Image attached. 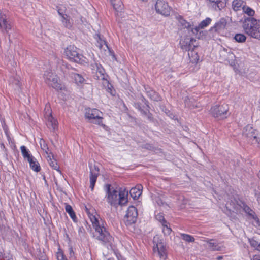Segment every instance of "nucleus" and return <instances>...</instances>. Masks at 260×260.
<instances>
[{
	"instance_id": "f257e3e1",
	"label": "nucleus",
	"mask_w": 260,
	"mask_h": 260,
	"mask_svg": "<svg viewBox=\"0 0 260 260\" xmlns=\"http://www.w3.org/2000/svg\"><path fill=\"white\" fill-rule=\"evenodd\" d=\"M105 188L107 201L111 206H123L127 203L128 191L125 188H120L118 191L110 184H106Z\"/></svg>"
},
{
	"instance_id": "9d476101",
	"label": "nucleus",
	"mask_w": 260,
	"mask_h": 260,
	"mask_svg": "<svg viewBox=\"0 0 260 260\" xmlns=\"http://www.w3.org/2000/svg\"><path fill=\"white\" fill-rule=\"evenodd\" d=\"M155 9L158 13L168 16L170 15L171 8L164 0H157L155 4Z\"/></svg>"
},
{
	"instance_id": "9b49d317",
	"label": "nucleus",
	"mask_w": 260,
	"mask_h": 260,
	"mask_svg": "<svg viewBox=\"0 0 260 260\" xmlns=\"http://www.w3.org/2000/svg\"><path fill=\"white\" fill-rule=\"evenodd\" d=\"M245 213L248 220L255 226H260V220L255 212L250 207L245 205Z\"/></svg>"
},
{
	"instance_id": "c9c22d12",
	"label": "nucleus",
	"mask_w": 260,
	"mask_h": 260,
	"mask_svg": "<svg viewBox=\"0 0 260 260\" xmlns=\"http://www.w3.org/2000/svg\"><path fill=\"white\" fill-rule=\"evenodd\" d=\"M255 13V11L253 9L245 5V14L248 15L249 17H252Z\"/></svg>"
},
{
	"instance_id": "f8f14e48",
	"label": "nucleus",
	"mask_w": 260,
	"mask_h": 260,
	"mask_svg": "<svg viewBox=\"0 0 260 260\" xmlns=\"http://www.w3.org/2000/svg\"><path fill=\"white\" fill-rule=\"evenodd\" d=\"M90 66L93 73L95 74V79L98 80L106 79V76L105 74V70L101 65L98 64L96 62H94Z\"/></svg>"
},
{
	"instance_id": "0eeeda50",
	"label": "nucleus",
	"mask_w": 260,
	"mask_h": 260,
	"mask_svg": "<svg viewBox=\"0 0 260 260\" xmlns=\"http://www.w3.org/2000/svg\"><path fill=\"white\" fill-rule=\"evenodd\" d=\"M102 113L96 109H88L86 110L85 116L92 123L105 126L102 124Z\"/></svg>"
},
{
	"instance_id": "39448f33",
	"label": "nucleus",
	"mask_w": 260,
	"mask_h": 260,
	"mask_svg": "<svg viewBox=\"0 0 260 260\" xmlns=\"http://www.w3.org/2000/svg\"><path fill=\"white\" fill-rule=\"evenodd\" d=\"M45 82L50 87L58 90L62 88L57 75L51 71H46L44 74Z\"/></svg>"
},
{
	"instance_id": "a211bd4d",
	"label": "nucleus",
	"mask_w": 260,
	"mask_h": 260,
	"mask_svg": "<svg viewBox=\"0 0 260 260\" xmlns=\"http://www.w3.org/2000/svg\"><path fill=\"white\" fill-rule=\"evenodd\" d=\"M177 19L178 21V26L181 29L187 28L188 30H190L193 34H195L194 28L191 27L189 22L184 20L181 16H177Z\"/></svg>"
},
{
	"instance_id": "f03ea898",
	"label": "nucleus",
	"mask_w": 260,
	"mask_h": 260,
	"mask_svg": "<svg viewBox=\"0 0 260 260\" xmlns=\"http://www.w3.org/2000/svg\"><path fill=\"white\" fill-rule=\"evenodd\" d=\"M88 215L95 229L94 238L104 244L111 245L113 238L106 230L103 221L102 220H99L94 215L89 214Z\"/></svg>"
},
{
	"instance_id": "2f4dec72",
	"label": "nucleus",
	"mask_w": 260,
	"mask_h": 260,
	"mask_svg": "<svg viewBox=\"0 0 260 260\" xmlns=\"http://www.w3.org/2000/svg\"><path fill=\"white\" fill-rule=\"evenodd\" d=\"M65 209H66V212L69 214V215L70 216L71 218L73 219V220L74 222H76L77 218H76V215L75 214V212H74V211L73 210L72 206H70V205L67 204L66 205Z\"/></svg>"
},
{
	"instance_id": "09e8293b",
	"label": "nucleus",
	"mask_w": 260,
	"mask_h": 260,
	"mask_svg": "<svg viewBox=\"0 0 260 260\" xmlns=\"http://www.w3.org/2000/svg\"><path fill=\"white\" fill-rule=\"evenodd\" d=\"M136 107L139 109V110L142 111L141 108L140 107L139 104L138 103L136 104Z\"/></svg>"
},
{
	"instance_id": "6ab92c4d",
	"label": "nucleus",
	"mask_w": 260,
	"mask_h": 260,
	"mask_svg": "<svg viewBox=\"0 0 260 260\" xmlns=\"http://www.w3.org/2000/svg\"><path fill=\"white\" fill-rule=\"evenodd\" d=\"M220 56L223 61H230L234 57L230 49L223 48L220 51Z\"/></svg>"
},
{
	"instance_id": "49530a36",
	"label": "nucleus",
	"mask_w": 260,
	"mask_h": 260,
	"mask_svg": "<svg viewBox=\"0 0 260 260\" xmlns=\"http://www.w3.org/2000/svg\"><path fill=\"white\" fill-rule=\"evenodd\" d=\"M146 146H147V147H146L147 149H149V150L153 149V147L152 146H151L150 145L147 144Z\"/></svg>"
},
{
	"instance_id": "c03bdc74",
	"label": "nucleus",
	"mask_w": 260,
	"mask_h": 260,
	"mask_svg": "<svg viewBox=\"0 0 260 260\" xmlns=\"http://www.w3.org/2000/svg\"><path fill=\"white\" fill-rule=\"evenodd\" d=\"M98 43L99 44V47L100 48H101L103 47V43H104L106 45V47L107 48H108V46L105 41H102V40H100V42H98Z\"/></svg>"
},
{
	"instance_id": "864d4df0",
	"label": "nucleus",
	"mask_w": 260,
	"mask_h": 260,
	"mask_svg": "<svg viewBox=\"0 0 260 260\" xmlns=\"http://www.w3.org/2000/svg\"><path fill=\"white\" fill-rule=\"evenodd\" d=\"M107 260H113V259H112V258H109ZM118 260H125V259L124 258H123L122 257H121L120 258L118 257Z\"/></svg>"
},
{
	"instance_id": "e433bc0d",
	"label": "nucleus",
	"mask_w": 260,
	"mask_h": 260,
	"mask_svg": "<svg viewBox=\"0 0 260 260\" xmlns=\"http://www.w3.org/2000/svg\"><path fill=\"white\" fill-rule=\"evenodd\" d=\"M168 224L169 223L167 222V223H165L162 225V232L166 236L169 235L172 232V229H171V228L168 226Z\"/></svg>"
},
{
	"instance_id": "052dcab7",
	"label": "nucleus",
	"mask_w": 260,
	"mask_h": 260,
	"mask_svg": "<svg viewBox=\"0 0 260 260\" xmlns=\"http://www.w3.org/2000/svg\"><path fill=\"white\" fill-rule=\"evenodd\" d=\"M248 128H249V126H247V129H246V130H247V129H248Z\"/></svg>"
},
{
	"instance_id": "a18cd8bd",
	"label": "nucleus",
	"mask_w": 260,
	"mask_h": 260,
	"mask_svg": "<svg viewBox=\"0 0 260 260\" xmlns=\"http://www.w3.org/2000/svg\"><path fill=\"white\" fill-rule=\"evenodd\" d=\"M251 260H260V256L255 255L253 256Z\"/></svg>"
},
{
	"instance_id": "13d9d810",
	"label": "nucleus",
	"mask_w": 260,
	"mask_h": 260,
	"mask_svg": "<svg viewBox=\"0 0 260 260\" xmlns=\"http://www.w3.org/2000/svg\"><path fill=\"white\" fill-rule=\"evenodd\" d=\"M258 175L259 178H260V171L259 172Z\"/></svg>"
},
{
	"instance_id": "4468645a",
	"label": "nucleus",
	"mask_w": 260,
	"mask_h": 260,
	"mask_svg": "<svg viewBox=\"0 0 260 260\" xmlns=\"http://www.w3.org/2000/svg\"><path fill=\"white\" fill-rule=\"evenodd\" d=\"M196 40L193 38H185L180 41V45L182 49L188 52L193 50L196 45L194 44Z\"/></svg>"
},
{
	"instance_id": "58836bf2",
	"label": "nucleus",
	"mask_w": 260,
	"mask_h": 260,
	"mask_svg": "<svg viewBox=\"0 0 260 260\" xmlns=\"http://www.w3.org/2000/svg\"><path fill=\"white\" fill-rule=\"evenodd\" d=\"M156 218L161 223L162 225L165 223H167V221L165 220L162 213H160L157 214L156 215Z\"/></svg>"
},
{
	"instance_id": "8fccbe9b",
	"label": "nucleus",
	"mask_w": 260,
	"mask_h": 260,
	"mask_svg": "<svg viewBox=\"0 0 260 260\" xmlns=\"http://www.w3.org/2000/svg\"><path fill=\"white\" fill-rule=\"evenodd\" d=\"M223 258V256H218L216 257V260H221Z\"/></svg>"
},
{
	"instance_id": "aec40b11",
	"label": "nucleus",
	"mask_w": 260,
	"mask_h": 260,
	"mask_svg": "<svg viewBox=\"0 0 260 260\" xmlns=\"http://www.w3.org/2000/svg\"><path fill=\"white\" fill-rule=\"evenodd\" d=\"M142 186L141 185H138L135 187L132 188L129 191L131 196L134 199H137L142 194Z\"/></svg>"
},
{
	"instance_id": "473e14b6",
	"label": "nucleus",
	"mask_w": 260,
	"mask_h": 260,
	"mask_svg": "<svg viewBox=\"0 0 260 260\" xmlns=\"http://www.w3.org/2000/svg\"><path fill=\"white\" fill-rule=\"evenodd\" d=\"M188 56L190 58V61L192 63H197L199 60V56L197 52L192 50L188 52Z\"/></svg>"
},
{
	"instance_id": "2eb2a0df",
	"label": "nucleus",
	"mask_w": 260,
	"mask_h": 260,
	"mask_svg": "<svg viewBox=\"0 0 260 260\" xmlns=\"http://www.w3.org/2000/svg\"><path fill=\"white\" fill-rule=\"evenodd\" d=\"M64 53L68 59L74 62L76 61V58H77L79 54L77 48L72 45L68 46L65 49Z\"/></svg>"
},
{
	"instance_id": "4c0bfd02",
	"label": "nucleus",
	"mask_w": 260,
	"mask_h": 260,
	"mask_svg": "<svg viewBox=\"0 0 260 260\" xmlns=\"http://www.w3.org/2000/svg\"><path fill=\"white\" fill-rule=\"evenodd\" d=\"M224 4L223 2H222L221 1H218V2H217L216 3H212V6L213 8L217 10H221L222 8L223 7Z\"/></svg>"
},
{
	"instance_id": "c756f323",
	"label": "nucleus",
	"mask_w": 260,
	"mask_h": 260,
	"mask_svg": "<svg viewBox=\"0 0 260 260\" xmlns=\"http://www.w3.org/2000/svg\"><path fill=\"white\" fill-rule=\"evenodd\" d=\"M232 8L235 11H238L242 9L244 11L242 0H234L232 3Z\"/></svg>"
},
{
	"instance_id": "7c9ffc66",
	"label": "nucleus",
	"mask_w": 260,
	"mask_h": 260,
	"mask_svg": "<svg viewBox=\"0 0 260 260\" xmlns=\"http://www.w3.org/2000/svg\"><path fill=\"white\" fill-rule=\"evenodd\" d=\"M47 160L50 167H51L53 169L60 172V171L59 169V167L57 164L56 160L53 158H51L50 156H48Z\"/></svg>"
},
{
	"instance_id": "423d86ee",
	"label": "nucleus",
	"mask_w": 260,
	"mask_h": 260,
	"mask_svg": "<svg viewBox=\"0 0 260 260\" xmlns=\"http://www.w3.org/2000/svg\"><path fill=\"white\" fill-rule=\"evenodd\" d=\"M247 143L252 147L260 149V132L250 127L246 134Z\"/></svg>"
},
{
	"instance_id": "79ce46f5",
	"label": "nucleus",
	"mask_w": 260,
	"mask_h": 260,
	"mask_svg": "<svg viewBox=\"0 0 260 260\" xmlns=\"http://www.w3.org/2000/svg\"><path fill=\"white\" fill-rule=\"evenodd\" d=\"M57 260H67L64 258V256L62 253H57Z\"/></svg>"
},
{
	"instance_id": "bb28decb",
	"label": "nucleus",
	"mask_w": 260,
	"mask_h": 260,
	"mask_svg": "<svg viewBox=\"0 0 260 260\" xmlns=\"http://www.w3.org/2000/svg\"><path fill=\"white\" fill-rule=\"evenodd\" d=\"M20 149L22 153V155L25 159H27V161H29L31 159L34 158V157L29 153V150L27 149L25 146H21Z\"/></svg>"
},
{
	"instance_id": "7ed1b4c3",
	"label": "nucleus",
	"mask_w": 260,
	"mask_h": 260,
	"mask_svg": "<svg viewBox=\"0 0 260 260\" xmlns=\"http://www.w3.org/2000/svg\"><path fill=\"white\" fill-rule=\"evenodd\" d=\"M245 33L260 40V20L253 17L245 18Z\"/></svg>"
},
{
	"instance_id": "72a5a7b5",
	"label": "nucleus",
	"mask_w": 260,
	"mask_h": 260,
	"mask_svg": "<svg viewBox=\"0 0 260 260\" xmlns=\"http://www.w3.org/2000/svg\"><path fill=\"white\" fill-rule=\"evenodd\" d=\"M113 8L117 11L122 9V2L121 0H115L111 2Z\"/></svg>"
},
{
	"instance_id": "ddd939ff",
	"label": "nucleus",
	"mask_w": 260,
	"mask_h": 260,
	"mask_svg": "<svg viewBox=\"0 0 260 260\" xmlns=\"http://www.w3.org/2000/svg\"><path fill=\"white\" fill-rule=\"evenodd\" d=\"M0 29L3 33H8L11 29V23L8 20L7 16L1 11H0Z\"/></svg>"
},
{
	"instance_id": "5fc2aeb1",
	"label": "nucleus",
	"mask_w": 260,
	"mask_h": 260,
	"mask_svg": "<svg viewBox=\"0 0 260 260\" xmlns=\"http://www.w3.org/2000/svg\"><path fill=\"white\" fill-rule=\"evenodd\" d=\"M188 106L190 108H194L195 107H197V106H194V105H188Z\"/></svg>"
},
{
	"instance_id": "412c9836",
	"label": "nucleus",
	"mask_w": 260,
	"mask_h": 260,
	"mask_svg": "<svg viewBox=\"0 0 260 260\" xmlns=\"http://www.w3.org/2000/svg\"><path fill=\"white\" fill-rule=\"evenodd\" d=\"M75 62L82 64H90V65L92 63L95 62L91 56L90 57V58H87L85 56L80 54H79L77 58H76V60Z\"/></svg>"
},
{
	"instance_id": "cd10ccee",
	"label": "nucleus",
	"mask_w": 260,
	"mask_h": 260,
	"mask_svg": "<svg viewBox=\"0 0 260 260\" xmlns=\"http://www.w3.org/2000/svg\"><path fill=\"white\" fill-rule=\"evenodd\" d=\"M30 168L33 170L34 171L38 172L40 171L41 168L39 165V162L37 161L36 159L34 157V158L31 159L29 161H28Z\"/></svg>"
},
{
	"instance_id": "393cba45",
	"label": "nucleus",
	"mask_w": 260,
	"mask_h": 260,
	"mask_svg": "<svg viewBox=\"0 0 260 260\" xmlns=\"http://www.w3.org/2000/svg\"><path fill=\"white\" fill-rule=\"evenodd\" d=\"M71 77L74 80L75 83L78 85L82 84L85 81L84 78L79 74L72 73Z\"/></svg>"
},
{
	"instance_id": "4be33fe9",
	"label": "nucleus",
	"mask_w": 260,
	"mask_h": 260,
	"mask_svg": "<svg viewBox=\"0 0 260 260\" xmlns=\"http://www.w3.org/2000/svg\"><path fill=\"white\" fill-rule=\"evenodd\" d=\"M47 118V125L48 127L50 129H52L53 130L55 129L57 127V121L56 119H55L51 115V114H49V115H48Z\"/></svg>"
},
{
	"instance_id": "4d7b16f0",
	"label": "nucleus",
	"mask_w": 260,
	"mask_h": 260,
	"mask_svg": "<svg viewBox=\"0 0 260 260\" xmlns=\"http://www.w3.org/2000/svg\"><path fill=\"white\" fill-rule=\"evenodd\" d=\"M257 200L258 202H259V203H260V196L257 197Z\"/></svg>"
},
{
	"instance_id": "6e6d98bb",
	"label": "nucleus",
	"mask_w": 260,
	"mask_h": 260,
	"mask_svg": "<svg viewBox=\"0 0 260 260\" xmlns=\"http://www.w3.org/2000/svg\"><path fill=\"white\" fill-rule=\"evenodd\" d=\"M257 249L258 251H260V243H259L258 245L257 246Z\"/></svg>"
},
{
	"instance_id": "ea45409f",
	"label": "nucleus",
	"mask_w": 260,
	"mask_h": 260,
	"mask_svg": "<svg viewBox=\"0 0 260 260\" xmlns=\"http://www.w3.org/2000/svg\"><path fill=\"white\" fill-rule=\"evenodd\" d=\"M234 39L238 42H243L244 35L241 34H237L235 36Z\"/></svg>"
},
{
	"instance_id": "c85d7f7f",
	"label": "nucleus",
	"mask_w": 260,
	"mask_h": 260,
	"mask_svg": "<svg viewBox=\"0 0 260 260\" xmlns=\"http://www.w3.org/2000/svg\"><path fill=\"white\" fill-rule=\"evenodd\" d=\"M226 23V19L224 18H222L215 24L214 27L216 31H220L225 27Z\"/></svg>"
},
{
	"instance_id": "1a4fd4ad",
	"label": "nucleus",
	"mask_w": 260,
	"mask_h": 260,
	"mask_svg": "<svg viewBox=\"0 0 260 260\" xmlns=\"http://www.w3.org/2000/svg\"><path fill=\"white\" fill-rule=\"evenodd\" d=\"M228 105L226 104H223L218 106H215L211 108L210 112L211 114L215 117H224V115L226 114L228 111Z\"/></svg>"
},
{
	"instance_id": "a19ab883",
	"label": "nucleus",
	"mask_w": 260,
	"mask_h": 260,
	"mask_svg": "<svg viewBox=\"0 0 260 260\" xmlns=\"http://www.w3.org/2000/svg\"><path fill=\"white\" fill-rule=\"evenodd\" d=\"M248 240H249V242H250V243L251 245L252 246H253V247H256V248H257V246H258V244H259L258 243V242H257L256 241H255V240H253V239H249Z\"/></svg>"
},
{
	"instance_id": "a878e982",
	"label": "nucleus",
	"mask_w": 260,
	"mask_h": 260,
	"mask_svg": "<svg viewBox=\"0 0 260 260\" xmlns=\"http://www.w3.org/2000/svg\"><path fill=\"white\" fill-rule=\"evenodd\" d=\"M146 92L147 95L152 100L155 101H160L161 99V97L158 95L157 93H156L153 90L151 89H149L148 90L146 89Z\"/></svg>"
},
{
	"instance_id": "bf43d9fd",
	"label": "nucleus",
	"mask_w": 260,
	"mask_h": 260,
	"mask_svg": "<svg viewBox=\"0 0 260 260\" xmlns=\"http://www.w3.org/2000/svg\"><path fill=\"white\" fill-rule=\"evenodd\" d=\"M73 252V250L71 249V252Z\"/></svg>"
},
{
	"instance_id": "f3484780",
	"label": "nucleus",
	"mask_w": 260,
	"mask_h": 260,
	"mask_svg": "<svg viewBox=\"0 0 260 260\" xmlns=\"http://www.w3.org/2000/svg\"><path fill=\"white\" fill-rule=\"evenodd\" d=\"M94 169H90V188L93 190L99 175V170L95 166H94Z\"/></svg>"
},
{
	"instance_id": "5701e85b",
	"label": "nucleus",
	"mask_w": 260,
	"mask_h": 260,
	"mask_svg": "<svg viewBox=\"0 0 260 260\" xmlns=\"http://www.w3.org/2000/svg\"><path fill=\"white\" fill-rule=\"evenodd\" d=\"M63 26L67 28H71L73 24V20L67 15L62 16L61 20Z\"/></svg>"
},
{
	"instance_id": "dca6fc26",
	"label": "nucleus",
	"mask_w": 260,
	"mask_h": 260,
	"mask_svg": "<svg viewBox=\"0 0 260 260\" xmlns=\"http://www.w3.org/2000/svg\"><path fill=\"white\" fill-rule=\"evenodd\" d=\"M208 244L209 249L213 251H221L224 249V246L215 239H207L204 240Z\"/></svg>"
},
{
	"instance_id": "f704fd0d",
	"label": "nucleus",
	"mask_w": 260,
	"mask_h": 260,
	"mask_svg": "<svg viewBox=\"0 0 260 260\" xmlns=\"http://www.w3.org/2000/svg\"><path fill=\"white\" fill-rule=\"evenodd\" d=\"M181 237L183 240L188 242H193L194 241V238L193 236L186 234H181Z\"/></svg>"
},
{
	"instance_id": "37998d69",
	"label": "nucleus",
	"mask_w": 260,
	"mask_h": 260,
	"mask_svg": "<svg viewBox=\"0 0 260 260\" xmlns=\"http://www.w3.org/2000/svg\"><path fill=\"white\" fill-rule=\"evenodd\" d=\"M44 144L43 145L42 144V143L41 142L40 143V145H41V148L44 150V151H45L46 152H47V150L48 149V148L47 147V146H46L45 144V142L44 141H43Z\"/></svg>"
},
{
	"instance_id": "603ef678",
	"label": "nucleus",
	"mask_w": 260,
	"mask_h": 260,
	"mask_svg": "<svg viewBox=\"0 0 260 260\" xmlns=\"http://www.w3.org/2000/svg\"><path fill=\"white\" fill-rule=\"evenodd\" d=\"M158 204L160 205H163L164 203L162 201L160 200V201L157 202Z\"/></svg>"
},
{
	"instance_id": "de8ad7c7",
	"label": "nucleus",
	"mask_w": 260,
	"mask_h": 260,
	"mask_svg": "<svg viewBox=\"0 0 260 260\" xmlns=\"http://www.w3.org/2000/svg\"><path fill=\"white\" fill-rule=\"evenodd\" d=\"M58 13L59 14V15L61 17V18H62V16L63 15H66L67 14H63L62 13H61L60 12V10H58Z\"/></svg>"
},
{
	"instance_id": "20e7f679",
	"label": "nucleus",
	"mask_w": 260,
	"mask_h": 260,
	"mask_svg": "<svg viewBox=\"0 0 260 260\" xmlns=\"http://www.w3.org/2000/svg\"><path fill=\"white\" fill-rule=\"evenodd\" d=\"M153 242L154 244L153 251L155 253L158 255L160 258L165 259L167 258V252L166 244L160 239L159 236L156 235L154 237Z\"/></svg>"
},
{
	"instance_id": "3c124183",
	"label": "nucleus",
	"mask_w": 260,
	"mask_h": 260,
	"mask_svg": "<svg viewBox=\"0 0 260 260\" xmlns=\"http://www.w3.org/2000/svg\"><path fill=\"white\" fill-rule=\"evenodd\" d=\"M15 84L17 85L18 87H20V85H19V81H16L15 82Z\"/></svg>"
},
{
	"instance_id": "6e6552de",
	"label": "nucleus",
	"mask_w": 260,
	"mask_h": 260,
	"mask_svg": "<svg viewBox=\"0 0 260 260\" xmlns=\"http://www.w3.org/2000/svg\"><path fill=\"white\" fill-rule=\"evenodd\" d=\"M138 212L136 208L133 206L129 207L124 216V222L126 225L135 223L137 219Z\"/></svg>"
},
{
	"instance_id": "b1692460",
	"label": "nucleus",
	"mask_w": 260,
	"mask_h": 260,
	"mask_svg": "<svg viewBox=\"0 0 260 260\" xmlns=\"http://www.w3.org/2000/svg\"><path fill=\"white\" fill-rule=\"evenodd\" d=\"M211 22V19L209 18H207L206 19L203 20L200 24L194 28L195 34L197 33L200 29H203L207 27Z\"/></svg>"
}]
</instances>
